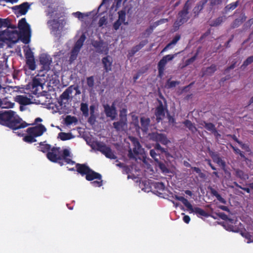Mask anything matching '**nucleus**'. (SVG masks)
Returning <instances> with one entry per match:
<instances>
[{
    "label": "nucleus",
    "mask_w": 253,
    "mask_h": 253,
    "mask_svg": "<svg viewBox=\"0 0 253 253\" xmlns=\"http://www.w3.org/2000/svg\"><path fill=\"white\" fill-rule=\"evenodd\" d=\"M204 123V127L209 131L212 132L213 131H215V126L211 123H206L205 121H203Z\"/></svg>",
    "instance_id": "nucleus-43"
},
{
    "label": "nucleus",
    "mask_w": 253,
    "mask_h": 253,
    "mask_svg": "<svg viewBox=\"0 0 253 253\" xmlns=\"http://www.w3.org/2000/svg\"><path fill=\"white\" fill-rule=\"evenodd\" d=\"M10 21L7 19L0 18V28L1 27L9 28Z\"/></svg>",
    "instance_id": "nucleus-46"
},
{
    "label": "nucleus",
    "mask_w": 253,
    "mask_h": 253,
    "mask_svg": "<svg viewBox=\"0 0 253 253\" xmlns=\"http://www.w3.org/2000/svg\"><path fill=\"white\" fill-rule=\"evenodd\" d=\"M74 137V136L73 135V134L70 132H60L58 135V138H60L61 140L63 141L69 140Z\"/></svg>",
    "instance_id": "nucleus-34"
},
{
    "label": "nucleus",
    "mask_w": 253,
    "mask_h": 253,
    "mask_svg": "<svg viewBox=\"0 0 253 253\" xmlns=\"http://www.w3.org/2000/svg\"><path fill=\"white\" fill-rule=\"evenodd\" d=\"M217 215L222 219L227 220L228 219L227 215L223 212H220L217 214Z\"/></svg>",
    "instance_id": "nucleus-64"
},
{
    "label": "nucleus",
    "mask_w": 253,
    "mask_h": 253,
    "mask_svg": "<svg viewBox=\"0 0 253 253\" xmlns=\"http://www.w3.org/2000/svg\"><path fill=\"white\" fill-rule=\"evenodd\" d=\"M47 158L51 161L63 165L62 162L61 152L59 148H52L46 154Z\"/></svg>",
    "instance_id": "nucleus-9"
},
{
    "label": "nucleus",
    "mask_w": 253,
    "mask_h": 253,
    "mask_svg": "<svg viewBox=\"0 0 253 253\" xmlns=\"http://www.w3.org/2000/svg\"><path fill=\"white\" fill-rule=\"evenodd\" d=\"M14 100L20 105H27L31 103L30 99L24 95H17L14 98Z\"/></svg>",
    "instance_id": "nucleus-26"
},
{
    "label": "nucleus",
    "mask_w": 253,
    "mask_h": 253,
    "mask_svg": "<svg viewBox=\"0 0 253 253\" xmlns=\"http://www.w3.org/2000/svg\"><path fill=\"white\" fill-rule=\"evenodd\" d=\"M40 62L42 65L43 70L48 71L50 69V65L52 63V59L49 55L42 54L40 57Z\"/></svg>",
    "instance_id": "nucleus-19"
},
{
    "label": "nucleus",
    "mask_w": 253,
    "mask_h": 253,
    "mask_svg": "<svg viewBox=\"0 0 253 253\" xmlns=\"http://www.w3.org/2000/svg\"><path fill=\"white\" fill-rule=\"evenodd\" d=\"M30 8L29 3L26 2L19 5H16L13 7L18 14L24 15Z\"/></svg>",
    "instance_id": "nucleus-20"
},
{
    "label": "nucleus",
    "mask_w": 253,
    "mask_h": 253,
    "mask_svg": "<svg viewBox=\"0 0 253 253\" xmlns=\"http://www.w3.org/2000/svg\"><path fill=\"white\" fill-rule=\"evenodd\" d=\"M62 162L64 161L67 164H74L75 162L72 161L71 157L70 152L69 150L65 149L61 152Z\"/></svg>",
    "instance_id": "nucleus-25"
},
{
    "label": "nucleus",
    "mask_w": 253,
    "mask_h": 253,
    "mask_svg": "<svg viewBox=\"0 0 253 253\" xmlns=\"http://www.w3.org/2000/svg\"><path fill=\"white\" fill-rule=\"evenodd\" d=\"M188 15V8L185 5L183 9L178 13L177 19L174 23V27L178 28L180 25L187 22L189 19Z\"/></svg>",
    "instance_id": "nucleus-10"
},
{
    "label": "nucleus",
    "mask_w": 253,
    "mask_h": 253,
    "mask_svg": "<svg viewBox=\"0 0 253 253\" xmlns=\"http://www.w3.org/2000/svg\"><path fill=\"white\" fill-rule=\"evenodd\" d=\"M208 188L210 190L211 194L212 195L215 196L219 202L224 204H226V202L225 200L222 198L221 196L218 193V192L214 189L211 187H209Z\"/></svg>",
    "instance_id": "nucleus-35"
},
{
    "label": "nucleus",
    "mask_w": 253,
    "mask_h": 253,
    "mask_svg": "<svg viewBox=\"0 0 253 253\" xmlns=\"http://www.w3.org/2000/svg\"><path fill=\"white\" fill-rule=\"evenodd\" d=\"M214 162L218 164L219 165L221 166L223 168L225 166V162L217 155H215L213 157Z\"/></svg>",
    "instance_id": "nucleus-45"
},
{
    "label": "nucleus",
    "mask_w": 253,
    "mask_h": 253,
    "mask_svg": "<svg viewBox=\"0 0 253 253\" xmlns=\"http://www.w3.org/2000/svg\"><path fill=\"white\" fill-rule=\"evenodd\" d=\"M23 139L26 142L31 143L36 141L35 137L33 134L29 133L24 137Z\"/></svg>",
    "instance_id": "nucleus-47"
},
{
    "label": "nucleus",
    "mask_w": 253,
    "mask_h": 253,
    "mask_svg": "<svg viewBox=\"0 0 253 253\" xmlns=\"http://www.w3.org/2000/svg\"><path fill=\"white\" fill-rule=\"evenodd\" d=\"M159 105L156 108L155 114L156 117L157 122L162 120L165 116V110L166 109V102L165 101L164 104L161 101L159 100Z\"/></svg>",
    "instance_id": "nucleus-15"
},
{
    "label": "nucleus",
    "mask_w": 253,
    "mask_h": 253,
    "mask_svg": "<svg viewBox=\"0 0 253 253\" xmlns=\"http://www.w3.org/2000/svg\"><path fill=\"white\" fill-rule=\"evenodd\" d=\"M73 93L72 87H68L64 92L60 95L58 103L60 106L66 107L69 104L73 99L72 96Z\"/></svg>",
    "instance_id": "nucleus-6"
},
{
    "label": "nucleus",
    "mask_w": 253,
    "mask_h": 253,
    "mask_svg": "<svg viewBox=\"0 0 253 253\" xmlns=\"http://www.w3.org/2000/svg\"><path fill=\"white\" fill-rule=\"evenodd\" d=\"M226 19V17L225 16H221L217 17L215 19L211 21L210 26L212 27H216L220 25Z\"/></svg>",
    "instance_id": "nucleus-31"
},
{
    "label": "nucleus",
    "mask_w": 253,
    "mask_h": 253,
    "mask_svg": "<svg viewBox=\"0 0 253 253\" xmlns=\"http://www.w3.org/2000/svg\"><path fill=\"white\" fill-rule=\"evenodd\" d=\"M14 104L6 99L2 100L0 99V108H13Z\"/></svg>",
    "instance_id": "nucleus-32"
},
{
    "label": "nucleus",
    "mask_w": 253,
    "mask_h": 253,
    "mask_svg": "<svg viewBox=\"0 0 253 253\" xmlns=\"http://www.w3.org/2000/svg\"><path fill=\"white\" fill-rule=\"evenodd\" d=\"M39 148L40 151L43 153H45L48 151L50 150V146L47 144L41 143L40 144Z\"/></svg>",
    "instance_id": "nucleus-44"
},
{
    "label": "nucleus",
    "mask_w": 253,
    "mask_h": 253,
    "mask_svg": "<svg viewBox=\"0 0 253 253\" xmlns=\"http://www.w3.org/2000/svg\"><path fill=\"white\" fill-rule=\"evenodd\" d=\"M46 130V129L44 126L40 124L34 127L28 128L27 129V132L29 134H33L36 137L41 136Z\"/></svg>",
    "instance_id": "nucleus-17"
},
{
    "label": "nucleus",
    "mask_w": 253,
    "mask_h": 253,
    "mask_svg": "<svg viewBox=\"0 0 253 253\" xmlns=\"http://www.w3.org/2000/svg\"><path fill=\"white\" fill-rule=\"evenodd\" d=\"M126 110L123 109L119 115V120L113 123L114 128L117 132L125 131L127 129Z\"/></svg>",
    "instance_id": "nucleus-3"
},
{
    "label": "nucleus",
    "mask_w": 253,
    "mask_h": 253,
    "mask_svg": "<svg viewBox=\"0 0 253 253\" xmlns=\"http://www.w3.org/2000/svg\"><path fill=\"white\" fill-rule=\"evenodd\" d=\"M94 147L104 154L107 158L110 159H116L117 156L110 147L107 146L102 142L96 141L93 144Z\"/></svg>",
    "instance_id": "nucleus-5"
},
{
    "label": "nucleus",
    "mask_w": 253,
    "mask_h": 253,
    "mask_svg": "<svg viewBox=\"0 0 253 253\" xmlns=\"http://www.w3.org/2000/svg\"><path fill=\"white\" fill-rule=\"evenodd\" d=\"M175 198L176 200L181 201L190 213H195L196 214L205 217H208L209 216L208 213L202 209L198 207H193L189 201L183 197L175 196Z\"/></svg>",
    "instance_id": "nucleus-4"
},
{
    "label": "nucleus",
    "mask_w": 253,
    "mask_h": 253,
    "mask_svg": "<svg viewBox=\"0 0 253 253\" xmlns=\"http://www.w3.org/2000/svg\"><path fill=\"white\" fill-rule=\"evenodd\" d=\"M18 32L26 38H28L30 35V26L26 22L25 18H22L18 23Z\"/></svg>",
    "instance_id": "nucleus-13"
},
{
    "label": "nucleus",
    "mask_w": 253,
    "mask_h": 253,
    "mask_svg": "<svg viewBox=\"0 0 253 253\" xmlns=\"http://www.w3.org/2000/svg\"><path fill=\"white\" fill-rule=\"evenodd\" d=\"M44 80L42 76L38 75L36 76L33 79L32 82L30 84V88L32 89V92L36 94L38 93V87H42L44 84Z\"/></svg>",
    "instance_id": "nucleus-14"
},
{
    "label": "nucleus",
    "mask_w": 253,
    "mask_h": 253,
    "mask_svg": "<svg viewBox=\"0 0 253 253\" xmlns=\"http://www.w3.org/2000/svg\"><path fill=\"white\" fill-rule=\"evenodd\" d=\"M149 139L157 142H160L163 145H167L170 143L167 136L163 133H159L157 132H152L148 134Z\"/></svg>",
    "instance_id": "nucleus-11"
},
{
    "label": "nucleus",
    "mask_w": 253,
    "mask_h": 253,
    "mask_svg": "<svg viewBox=\"0 0 253 253\" xmlns=\"http://www.w3.org/2000/svg\"><path fill=\"white\" fill-rule=\"evenodd\" d=\"M216 70V66L212 65L210 67L203 68L202 70V76H211Z\"/></svg>",
    "instance_id": "nucleus-29"
},
{
    "label": "nucleus",
    "mask_w": 253,
    "mask_h": 253,
    "mask_svg": "<svg viewBox=\"0 0 253 253\" xmlns=\"http://www.w3.org/2000/svg\"><path fill=\"white\" fill-rule=\"evenodd\" d=\"M183 124L192 133H195L197 131V128L190 121L187 120L183 122Z\"/></svg>",
    "instance_id": "nucleus-36"
},
{
    "label": "nucleus",
    "mask_w": 253,
    "mask_h": 253,
    "mask_svg": "<svg viewBox=\"0 0 253 253\" xmlns=\"http://www.w3.org/2000/svg\"><path fill=\"white\" fill-rule=\"evenodd\" d=\"M92 45L96 49V52L102 54H107L109 52V47L108 44L104 42L102 40L92 41L91 42Z\"/></svg>",
    "instance_id": "nucleus-12"
},
{
    "label": "nucleus",
    "mask_w": 253,
    "mask_h": 253,
    "mask_svg": "<svg viewBox=\"0 0 253 253\" xmlns=\"http://www.w3.org/2000/svg\"><path fill=\"white\" fill-rule=\"evenodd\" d=\"M26 65L29 69L34 70L36 69V65L33 53L30 49H28L25 53Z\"/></svg>",
    "instance_id": "nucleus-18"
},
{
    "label": "nucleus",
    "mask_w": 253,
    "mask_h": 253,
    "mask_svg": "<svg viewBox=\"0 0 253 253\" xmlns=\"http://www.w3.org/2000/svg\"><path fill=\"white\" fill-rule=\"evenodd\" d=\"M80 109L84 117H87L88 116V108L87 104L82 103L81 104Z\"/></svg>",
    "instance_id": "nucleus-40"
},
{
    "label": "nucleus",
    "mask_w": 253,
    "mask_h": 253,
    "mask_svg": "<svg viewBox=\"0 0 253 253\" xmlns=\"http://www.w3.org/2000/svg\"><path fill=\"white\" fill-rule=\"evenodd\" d=\"M69 87H72L73 88V91L74 90L76 91L75 95H79L81 93V92L80 90L79 89V87L78 85L75 86L74 85H70Z\"/></svg>",
    "instance_id": "nucleus-61"
},
{
    "label": "nucleus",
    "mask_w": 253,
    "mask_h": 253,
    "mask_svg": "<svg viewBox=\"0 0 253 253\" xmlns=\"http://www.w3.org/2000/svg\"><path fill=\"white\" fill-rule=\"evenodd\" d=\"M196 59V55H194L192 57L189 58V59L187 60L186 61V65H188L193 62L195 59Z\"/></svg>",
    "instance_id": "nucleus-63"
},
{
    "label": "nucleus",
    "mask_w": 253,
    "mask_h": 253,
    "mask_svg": "<svg viewBox=\"0 0 253 253\" xmlns=\"http://www.w3.org/2000/svg\"><path fill=\"white\" fill-rule=\"evenodd\" d=\"M159 168L162 170V171L164 172L168 173L169 172V169L166 167V165L160 162L159 161L157 162Z\"/></svg>",
    "instance_id": "nucleus-49"
},
{
    "label": "nucleus",
    "mask_w": 253,
    "mask_h": 253,
    "mask_svg": "<svg viewBox=\"0 0 253 253\" xmlns=\"http://www.w3.org/2000/svg\"><path fill=\"white\" fill-rule=\"evenodd\" d=\"M102 62L103 64L104 69L106 72L111 70L112 64V59L110 56H107L102 58Z\"/></svg>",
    "instance_id": "nucleus-23"
},
{
    "label": "nucleus",
    "mask_w": 253,
    "mask_h": 253,
    "mask_svg": "<svg viewBox=\"0 0 253 253\" xmlns=\"http://www.w3.org/2000/svg\"><path fill=\"white\" fill-rule=\"evenodd\" d=\"M78 120L75 117L67 116L65 118V123L67 125H70L72 124H76Z\"/></svg>",
    "instance_id": "nucleus-39"
},
{
    "label": "nucleus",
    "mask_w": 253,
    "mask_h": 253,
    "mask_svg": "<svg viewBox=\"0 0 253 253\" xmlns=\"http://www.w3.org/2000/svg\"><path fill=\"white\" fill-rule=\"evenodd\" d=\"M132 118L133 120V124L136 127L140 128V126L138 124V118L137 116L135 115H132Z\"/></svg>",
    "instance_id": "nucleus-55"
},
{
    "label": "nucleus",
    "mask_w": 253,
    "mask_h": 253,
    "mask_svg": "<svg viewBox=\"0 0 253 253\" xmlns=\"http://www.w3.org/2000/svg\"><path fill=\"white\" fill-rule=\"evenodd\" d=\"M236 63V62H234L230 66H229L226 69H225L224 70V73L225 74L229 72V71L230 70L234 69L235 67Z\"/></svg>",
    "instance_id": "nucleus-62"
},
{
    "label": "nucleus",
    "mask_w": 253,
    "mask_h": 253,
    "mask_svg": "<svg viewBox=\"0 0 253 253\" xmlns=\"http://www.w3.org/2000/svg\"><path fill=\"white\" fill-rule=\"evenodd\" d=\"M95 122L96 117L95 115L90 114V116L88 120V122L91 125H93L95 124Z\"/></svg>",
    "instance_id": "nucleus-56"
},
{
    "label": "nucleus",
    "mask_w": 253,
    "mask_h": 253,
    "mask_svg": "<svg viewBox=\"0 0 253 253\" xmlns=\"http://www.w3.org/2000/svg\"><path fill=\"white\" fill-rule=\"evenodd\" d=\"M0 124L14 130L24 128L29 125L23 121L18 116L15 115V112L12 110L0 112Z\"/></svg>",
    "instance_id": "nucleus-1"
},
{
    "label": "nucleus",
    "mask_w": 253,
    "mask_h": 253,
    "mask_svg": "<svg viewBox=\"0 0 253 253\" xmlns=\"http://www.w3.org/2000/svg\"><path fill=\"white\" fill-rule=\"evenodd\" d=\"M234 171L235 172L236 176L239 178L240 179L243 180H246L249 178L248 174L244 172L243 170L237 169H234Z\"/></svg>",
    "instance_id": "nucleus-30"
},
{
    "label": "nucleus",
    "mask_w": 253,
    "mask_h": 253,
    "mask_svg": "<svg viewBox=\"0 0 253 253\" xmlns=\"http://www.w3.org/2000/svg\"><path fill=\"white\" fill-rule=\"evenodd\" d=\"M239 4V1L227 5L224 8V13H227L230 10L235 9Z\"/></svg>",
    "instance_id": "nucleus-37"
},
{
    "label": "nucleus",
    "mask_w": 253,
    "mask_h": 253,
    "mask_svg": "<svg viewBox=\"0 0 253 253\" xmlns=\"http://www.w3.org/2000/svg\"><path fill=\"white\" fill-rule=\"evenodd\" d=\"M224 0H211L210 2V9H212L214 7L218 6L222 4Z\"/></svg>",
    "instance_id": "nucleus-42"
},
{
    "label": "nucleus",
    "mask_w": 253,
    "mask_h": 253,
    "mask_svg": "<svg viewBox=\"0 0 253 253\" xmlns=\"http://www.w3.org/2000/svg\"><path fill=\"white\" fill-rule=\"evenodd\" d=\"M103 107L106 117L110 118L112 120H115L117 116V112L115 104L113 103L111 106L108 104H104Z\"/></svg>",
    "instance_id": "nucleus-16"
},
{
    "label": "nucleus",
    "mask_w": 253,
    "mask_h": 253,
    "mask_svg": "<svg viewBox=\"0 0 253 253\" xmlns=\"http://www.w3.org/2000/svg\"><path fill=\"white\" fill-rule=\"evenodd\" d=\"M86 83L87 86L92 89L94 85V80L93 76H91L87 78L86 79Z\"/></svg>",
    "instance_id": "nucleus-48"
},
{
    "label": "nucleus",
    "mask_w": 253,
    "mask_h": 253,
    "mask_svg": "<svg viewBox=\"0 0 253 253\" xmlns=\"http://www.w3.org/2000/svg\"><path fill=\"white\" fill-rule=\"evenodd\" d=\"M140 124L141 127L140 128L143 132L147 133L148 131L149 127L150 126V119L145 117H141L140 118Z\"/></svg>",
    "instance_id": "nucleus-22"
},
{
    "label": "nucleus",
    "mask_w": 253,
    "mask_h": 253,
    "mask_svg": "<svg viewBox=\"0 0 253 253\" xmlns=\"http://www.w3.org/2000/svg\"><path fill=\"white\" fill-rule=\"evenodd\" d=\"M155 149L160 151L162 153L167 152L166 149L163 148L159 143L156 144L155 146Z\"/></svg>",
    "instance_id": "nucleus-60"
},
{
    "label": "nucleus",
    "mask_w": 253,
    "mask_h": 253,
    "mask_svg": "<svg viewBox=\"0 0 253 253\" xmlns=\"http://www.w3.org/2000/svg\"><path fill=\"white\" fill-rule=\"evenodd\" d=\"M119 13V19H118V20L119 21V22H121V23L122 24L123 23H125V19H126V14H125V12L123 11H119L118 12Z\"/></svg>",
    "instance_id": "nucleus-51"
},
{
    "label": "nucleus",
    "mask_w": 253,
    "mask_h": 253,
    "mask_svg": "<svg viewBox=\"0 0 253 253\" xmlns=\"http://www.w3.org/2000/svg\"><path fill=\"white\" fill-rule=\"evenodd\" d=\"M86 37L84 34H83L79 39L76 42L75 44L74 47L76 48L77 49H81V48L82 47L84 42V41L85 40Z\"/></svg>",
    "instance_id": "nucleus-33"
},
{
    "label": "nucleus",
    "mask_w": 253,
    "mask_h": 253,
    "mask_svg": "<svg viewBox=\"0 0 253 253\" xmlns=\"http://www.w3.org/2000/svg\"><path fill=\"white\" fill-rule=\"evenodd\" d=\"M47 24L53 34L57 37H60L63 27V24L58 20L53 19L48 20Z\"/></svg>",
    "instance_id": "nucleus-8"
},
{
    "label": "nucleus",
    "mask_w": 253,
    "mask_h": 253,
    "mask_svg": "<svg viewBox=\"0 0 253 253\" xmlns=\"http://www.w3.org/2000/svg\"><path fill=\"white\" fill-rule=\"evenodd\" d=\"M241 235L243 237L248 239V243H250L253 242L252 236L247 232H242Z\"/></svg>",
    "instance_id": "nucleus-52"
},
{
    "label": "nucleus",
    "mask_w": 253,
    "mask_h": 253,
    "mask_svg": "<svg viewBox=\"0 0 253 253\" xmlns=\"http://www.w3.org/2000/svg\"><path fill=\"white\" fill-rule=\"evenodd\" d=\"M38 98H39V99L38 100L39 103L42 105H44L47 103L49 104L51 99L50 95L46 92L38 96Z\"/></svg>",
    "instance_id": "nucleus-24"
},
{
    "label": "nucleus",
    "mask_w": 253,
    "mask_h": 253,
    "mask_svg": "<svg viewBox=\"0 0 253 253\" xmlns=\"http://www.w3.org/2000/svg\"><path fill=\"white\" fill-rule=\"evenodd\" d=\"M154 186L156 188H158L159 190H164L165 188V185H164V183L162 182H156L154 184Z\"/></svg>",
    "instance_id": "nucleus-59"
},
{
    "label": "nucleus",
    "mask_w": 253,
    "mask_h": 253,
    "mask_svg": "<svg viewBox=\"0 0 253 253\" xmlns=\"http://www.w3.org/2000/svg\"><path fill=\"white\" fill-rule=\"evenodd\" d=\"M77 171L82 175H85L89 171L90 169L85 164H76Z\"/></svg>",
    "instance_id": "nucleus-27"
},
{
    "label": "nucleus",
    "mask_w": 253,
    "mask_h": 253,
    "mask_svg": "<svg viewBox=\"0 0 253 253\" xmlns=\"http://www.w3.org/2000/svg\"><path fill=\"white\" fill-rule=\"evenodd\" d=\"M85 178L88 181H91L94 179L100 180L101 179V175L90 169L86 174Z\"/></svg>",
    "instance_id": "nucleus-28"
},
{
    "label": "nucleus",
    "mask_w": 253,
    "mask_h": 253,
    "mask_svg": "<svg viewBox=\"0 0 253 253\" xmlns=\"http://www.w3.org/2000/svg\"><path fill=\"white\" fill-rule=\"evenodd\" d=\"M173 58L174 55H167L164 56L158 64V67H159L160 70L162 72L163 70H165V67L168 61L172 60Z\"/></svg>",
    "instance_id": "nucleus-21"
},
{
    "label": "nucleus",
    "mask_w": 253,
    "mask_h": 253,
    "mask_svg": "<svg viewBox=\"0 0 253 253\" xmlns=\"http://www.w3.org/2000/svg\"><path fill=\"white\" fill-rule=\"evenodd\" d=\"M128 139L131 143L132 148L129 147L127 157L130 160L135 162L137 160H140L145 162L146 155L144 149L142 148L138 138L133 136H129Z\"/></svg>",
    "instance_id": "nucleus-2"
},
{
    "label": "nucleus",
    "mask_w": 253,
    "mask_h": 253,
    "mask_svg": "<svg viewBox=\"0 0 253 253\" xmlns=\"http://www.w3.org/2000/svg\"><path fill=\"white\" fill-rule=\"evenodd\" d=\"M17 29L15 26H11L9 23V28H7L4 31L5 35L7 36L6 39L13 42H16L19 37L22 36Z\"/></svg>",
    "instance_id": "nucleus-7"
},
{
    "label": "nucleus",
    "mask_w": 253,
    "mask_h": 253,
    "mask_svg": "<svg viewBox=\"0 0 253 253\" xmlns=\"http://www.w3.org/2000/svg\"><path fill=\"white\" fill-rule=\"evenodd\" d=\"M179 84V82L177 81H170L168 80V85L169 88L175 87L176 85Z\"/></svg>",
    "instance_id": "nucleus-57"
},
{
    "label": "nucleus",
    "mask_w": 253,
    "mask_h": 253,
    "mask_svg": "<svg viewBox=\"0 0 253 253\" xmlns=\"http://www.w3.org/2000/svg\"><path fill=\"white\" fill-rule=\"evenodd\" d=\"M80 49H77L75 47H73L71 52V56L70 57V61H74L77 57L78 53L80 51Z\"/></svg>",
    "instance_id": "nucleus-41"
},
{
    "label": "nucleus",
    "mask_w": 253,
    "mask_h": 253,
    "mask_svg": "<svg viewBox=\"0 0 253 253\" xmlns=\"http://www.w3.org/2000/svg\"><path fill=\"white\" fill-rule=\"evenodd\" d=\"M253 62V55L249 57L243 63L242 67H246Z\"/></svg>",
    "instance_id": "nucleus-53"
},
{
    "label": "nucleus",
    "mask_w": 253,
    "mask_h": 253,
    "mask_svg": "<svg viewBox=\"0 0 253 253\" xmlns=\"http://www.w3.org/2000/svg\"><path fill=\"white\" fill-rule=\"evenodd\" d=\"M73 15L75 16L76 17H77L79 19L81 20H83V19L85 17H87L88 16L87 14H85L84 13H83L81 12H76L73 13Z\"/></svg>",
    "instance_id": "nucleus-50"
},
{
    "label": "nucleus",
    "mask_w": 253,
    "mask_h": 253,
    "mask_svg": "<svg viewBox=\"0 0 253 253\" xmlns=\"http://www.w3.org/2000/svg\"><path fill=\"white\" fill-rule=\"evenodd\" d=\"M243 22V21H242L241 19H236L234 20V21L233 22L232 25V27L233 28H235L236 27H238Z\"/></svg>",
    "instance_id": "nucleus-54"
},
{
    "label": "nucleus",
    "mask_w": 253,
    "mask_h": 253,
    "mask_svg": "<svg viewBox=\"0 0 253 253\" xmlns=\"http://www.w3.org/2000/svg\"><path fill=\"white\" fill-rule=\"evenodd\" d=\"M150 155L156 162L159 161V159L157 158L158 155L154 150H150Z\"/></svg>",
    "instance_id": "nucleus-58"
},
{
    "label": "nucleus",
    "mask_w": 253,
    "mask_h": 253,
    "mask_svg": "<svg viewBox=\"0 0 253 253\" xmlns=\"http://www.w3.org/2000/svg\"><path fill=\"white\" fill-rule=\"evenodd\" d=\"M180 38V36L179 35H176L172 39V40L166 46V47L163 49L162 52H164L167 50L168 49L170 48L172 45L175 44L177 43V42L179 40Z\"/></svg>",
    "instance_id": "nucleus-38"
}]
</instances>
